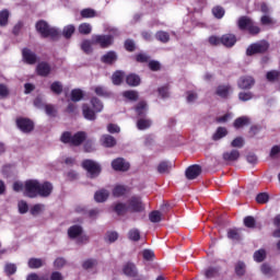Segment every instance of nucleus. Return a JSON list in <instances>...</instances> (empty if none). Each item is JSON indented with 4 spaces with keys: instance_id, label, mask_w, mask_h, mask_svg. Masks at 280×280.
I'll return each mask as SVG.
<instances>
[{
    "instance_id": "obj_1",
    "label": "nucleus",
    "mask_w": 280,
    "mask_h": 280,
    "mask_svg": "<svg viewBox=\"0 0 280 280\" xmlns=\"http://www.w3.org/2000/svg\"><path fill=\"white\" fill-rule=\"evenodd\" d=\"M238 30H246L249 34L253 36H257L259 32H261V28L255 24L253 19L244 15L241 16L237 21Z\"/></svg>"
},
{
    "instance_id": "obj_2",
    "label": "nucleus",
    "mask_w": 280,
    "mask_h": 280,
    "mask_svg": "<svg viewBox=\"0 0 280 280\" xmlns=\"http://www.w3.org/2000/svg\"><path fill=\"white\" fill-rule=\"evenodd\" d=\"M68 236L70 240H75L77 244H86L89 236L84 234L81 225H72L68 229Z\"/></svg>"
},
{
    "instance_id": "obj_3",
    "label": "nucleus",
    "mask_w": 280,
    "mask_h": 280,
    "mask_svg": "<svg viewBox=\"0 0 280 280\" xmlns=\"http://www.w3.org/2000/svg\"><path fill=\"white\" fill-rule=\"evenodd\" d=\"M86 139V132L79 131L74 133L73 136L71 132H63L61 136L62 143H70L71 145H82L84 140Z\"/></svg>"
},
{
    "instance_id": "obj_4",
    "label": "nucleus",
    "mask_w": 280,
    "mask_h": 280,
    "mask_svg": "<svg viewBox=\"0 0 280 280\" xmlns=\"http://www.w3.org/2000/svg\"><path fill=\"white\" fill-rule=\"evenodd\" d=\"M36 30L43 38H58V30L49 26V24L43 20L36 23Z\"/></svg>"
},
{
    "instance_id": "obj_5",
    "label": "nucleus",
    "mask_w": 280,
    "mask_h": 280,
    "mask_svg": "<svg viewBox=\"0 0 280 280\" xmlns=\"http://www.w3.org/2000/svg\"><path fill=\"white\" fill-rule=\"evenodd\" d=\"M270 48V44L267 40H260L249 45L246 49V56H255L257 54H266Z\"/></svg>"
},
{
    "instance_id": "obj_6",
    "label": "nucleus",
    "mask_w": 280,
    "mask_h": 280,
    "mask_svg": "<svg viewBox=\"0 0 280 280\" xmlns=\"http://www.w3.org/2000/svg\"><path fill=\"white\" fill-rule=\"evenodd\" d=\"M38 179H28L24 183V196L27 198H38Z\"/></svg>"
},
{
    "instance_id": "obj_7",
    "label": "nucleus",
    "mask_w": 280,
    "mask_h": 280,
    "mask_svg": "<svg viewBox=\"0 0 280 280\" xmlns=\"http://www.w3.org/2000/svg\"><path fill=\"white\" fill-rule=\"evenodd\" d=\"M82 167L86 170L90 178H97V176H100V172H102L100 164L92 160L83 161Z\"/></svg>"
},
{
    "instance_id": "obj_8",
    "label": "nucleus",
    "mask_w": 280,
    "mask_h": 280,
    "mask_svg": "<svg viewBox=\"0 0 280 280\" xmlns=\"http://www.w3.org/2000/svg\"><path fill=\"white\" fill-rule=\"evenodd\" d=\"M128 209L131 213H141V211H145V206H143L141 197L133 196L128 201Z\"/></svg>"
},
{
    "instance_id": "obj_9",
    "label": "nucleus",
    "mask_w": 280,
    "mask_h": 280,
    "mask_svg": "<svg viewBox=\"0 0 280 280\" xmlns=\"http://www.w3.org/2000/svg\"><path fill=\"white\" fill-rule=\"evenodd\" d=\"M54 191V184L49 182H44L38 185L37 188V196H40V198H49Z\"/></svg>"
},
{
    "instance_id": "obj_10",
    "label": "nucleus",
    "mask_w": 280,
    "mask_h": 280,
    "mask_svg": "<svg viewBox=\"0 0 280 280\" xmlns=\"http://www.w3.org/2000/svg\"><path fill=\"white\" fill-rule=\"evenodd\" d=\"M93 43L100 45L103 49L113 45V36L110 35H94L92 37Z\"/></svg>"
},
{
    "instance_id": "obj_11",
    "label": "nucleus",
    "mask_w": 280,
    "mask_h": 280,
    "mask_svg": "<svg viewBox=\"0 0 280 280\" xmlns=\"http://www.w3.org/2000/svg\"><path fill=\"white\" fill-rule=\"evenodd\" d=\"M202 174V166L194 164L187 167L185 175L188 180H196Z\"/></svg>"
},
{
    "instance_id": "obj_12",
    "label": "nucleus",
    "mask_w": 280,
    "mask_h": 280,
    "mask_svg": "<svg viewBox=\"0 0 280 280\" xmlns=\"http://www.w3.org/2000/svg\"><path fill=\"white\" fill-rule=\"evenodd\" d=\"M122 272L126 275V277H130L131 279L139 277V269H137V265L131 261H128L124 265Z\"/></svg>"
},
{
    "instance_id": "obj_13",
    "label": "nucleus",
    "mask_w": 280,
    "mask_h": 280,
    "mask_svg": "<svg viewBox=\"0 0 280 280\" xmlns=\"http://www.w3.org/2000/svg\"><path fill=\"white\" fill-rule=\"evenodd\" d=\"M16 126L22 132H32L34 130V122L27 118H19L16 120Z\"/></svg>"
},
{
    "instance_id": "obj_14",
    "label": "nucleus",
    "mask_w": 280,
    "mask_h": 280,
    "mask_svg": "<svg viewBox=\"0 0 280 280\" xmlns=\"http://www.w3.org/2000/svg\"><path fill=\"white\" fill-rule=\"evenodd\" d=\"M112 167L116 172H128L130 170V163L126 160L118 158L112 162Z\"/></svg>"
},
{
    "instance_id": "obj_15",
    "label": "nucleus",
    "mask_w": 280,
    "mask_h": 280,
    "mask_svg": "<svg viewBox=\"0 0 280 280\" xmlns=\"http://www.w3.org/2000/svg\"><path fill=\"white\" fill-rule=\"evenodd\" d=\"M237 85L240 89H243L244 91L248 89H253L255 86V79L250 75L241 77Z\"/></svg>"
},
{
    "instance_id": "obj_16",
    "label": "nucleus",
    "mask_w": 280,
    "mask_h": 280,
    "mask_svg": "<svg viewBox=\"0 0 280 280\" xmlns=\"http://www.w3.org/2000/svg\"><path fill=\"white\" fill-rule=\"evenodd\" d=\"M240 152L237 150H231L223 153L222 159L225 163H235V161H240Z\"/></svg>"
},
{
    "instance_id": "obj_17",
    "label": "nucleus",
    "mask_w": 280,
    "mask_h": 280,
    "mask_svg": "<svg viewBox=\"0 0 280 280\" xmlns=\"http://www.w3.org/2000/svg\"><path fill=\"white\" fill-rule=\"evenodd\" d=\"M22 56L27 65H36V54H34L32 50L24 48Z\"/></svg>"
},
{
    "instance_id": "obj_18",
    "label": "nucleus",
    "mask_w": 280,
    "mask_h": 280,
    "mask_svg": "<svg viewBox=\"0 0 280 280\" xmlns=\"http://www.w3.org/2000/svg\"><path fill=\"white\" fill-rule=\"evenodd\" d=\"M237 43V38L233 34H225L221 37V45L224 47H233Z\"/></svg>"
},
{
    "instance_id": "obj_19",
    "label": "nucleus",
    "mask_w": 280,
    "mask_h": 280,
    "mask_svg": "<svg viewBox=\"0 0 280 280\" xmlns=\"http://www.w3.org/2000/svg\"><path fill=\"white\" fill-rule=\"evenodd\" d=\"M101 60L105 65H113L114 62H117V52L108 51L107 54L102 56Z\"/></svg>"
},
{
    "instance_id": "obj_20",
    "label": "nucleus",
    "mask_w": 280,
    "mask_h": 280,
    "mask_svg": "<svg viewBox=\"0 0 280 280\" xmlns=\"http://www.w3.org/2000/svg\"><path fill=\"white\" fill-rule=\"evenodd\" d=\"M37 73L38 75L42 77H47L48 73H51V67H49V63L47 62H40L39 65H37Z\"/></svg>"
},
{
    "instance_id": "obj_21",
    "label": "nucleus",
    "mask_w": 280,
    "mask_h": 280,
    "mask_svg": "<svg viewBox=\"0 0 280 280\" xmlns=\"http://www.w3.org/2000/svg\"><path fill=\"white\" fill-rule=\"evenodd\" d=\"M108 196H110V192H108V190L101 189L95 192L94 200L96 202H106V200H108Z\"/></svg>"
},
{
    "instance_id": "obj_22",
    "label": "nucleus",
    "mask_w": 280,
    "mask_h": 280,
    "mask_svg": "<svg viewBox=\"0 0 280 280\" xmlns=\"http://www.w3.org/2000/svg\"><path fill=\"white\" fill-rule=\"evenodd\" d=\"M101 141L105 148H115L117 140L113 136L105 135L101 138Z\"/></svg>"
},
{
    "instance_id": "obj_23",
    "label": "nucleus",
    "mask_w": 280,
    "mask_h": 280,
    "mask_svg": "<svg viewBox=\"0 0 280 280\" xmlns=\"http://www.w3.org/2000/svg\"><path fill=\"white\" fill-rule=\"evenodd\" d=\"M233 92V89H231V85H219L217 88V95L219 97H229V94Z\"/></svg>"
},
{
    "instance_id": "obj_24",
    "label": "nucleus",
    "mask_w": 280,
    "mask_h": 280,
    "mask_svg": "<svg viewBox=\"0 0 280 280\" xmlns=\"http://www.w3.org/2000/svg\"><path fill=\"white\" fill-rule=\"evenodd\" d=\"M27 264H28V268L34 270V269L43 268L45 266V260L40 258H30Z\"/></svg>"
},
{
    "instance_id": "obj_25",
    "label": "nucleus",
    "mask_w": 280,
    "mask_h": 280,
    "mask_svg": "<svg viewBox=\"0 0 280 280\" xmlns=\"http://www.w3.org/2000/svg\"><path fill=\"white\" fill-rule=\"evenodd\" d=\"M126 82L129 86H139L141 84V78L137 74H129L126 78Z\"/></svg>"
},
{
    "instance_id": "obj_26",
    "label": "nucleus",
    "mask_w": 280,
    "mask_h": 280,
    "mask_svg": "<svg viewBox=\"0 0 280 280\" xmlns=\"http://www.w3.org/2000/svg\"><path fill=\"white\" fill-rule=\"evenodd\" d=\"M114 211L117 215H125V213H128L130 210L126 203L118 202L114 206Z\"/></svg>"
},
{
    "instance_id": "obj_27",
    "label": "nucleus",
    "mask_w": 280,
    "mask_h": 280,
    "mask_svg": "<svg viewBox=\"0 0 280 280\" xmlns=\"http://www.w3.org/2000/svg\"><path fill=\"white\" fill-rule=\"evenodd\" d=\"M83 117L89 119L90 121H95L97 119V116H95V112L91 109L88 105H83Z\"/></svg>"
},
{
    "instance_id": "obj_28",
    "label": "nucleus",
    "mask_w": 280,
    "mask_h": 280,
    "mask_svg": "<svg viewBox=\"0 0 280 280\" xmlns=\"http://www.w3.org/2000/svg\"><path fill=\"white\" fill-rule=\"evenodd\" d=\"M122 97L129 100V102H137L139 100V92L135 90L125 91L122 92Z\"/></svg>"
},
{
    "instance_id": "obj_29",
    "label": "nucleus",
    "mask_w": 280,
    "mask_h": 280,
    "mask_svg": "<svg viewBox=\"0 0 280 280\" xmlns=\"http://www.w3.org/2000/svg\"><path fill=\"white\" fill-rule=\"evenodd\" d=\"M150 126H152V120H150L148 118H140L137 121L138 130H148V128H150Z\"/></svg>"
},
{
    "instance_id": "obj_30",
    "label": "nucleus",
    "mask_w": 280,
    "mask_h": 280,
    "mask_svg": "<svg viewBox=\"0 0 280 280\" xmlns=\"http://www.w3.org/2000/svg\"><path fill=\"white\" fill-rule=\"evenodd\" d=\"M136 113H137L138 117H143V115H145L148 113V103H145L143 101L138 103V105L136 106Z\"/></svg>"
},
{
    "instance_id": "obj_31",
    "label": "nucleus",
    "mask_w": 280,
    "mask_h": 280,
    "mask_svg": "<svg viewBox=\"0 0 280 280\" xmlns=\"http://www.w3.org/2000/svg\"><path fill=\"white\" fill-rule=\"evenodd\" d=\"M229 135V131H226V128L219 127L214 135L212 136L213 141H220V139H224Z\"/></svg>"
},
{
    "instance_id": "obj_32",
    "label": "nucleus",
    "mask_w": 280,
    "mask_h": 280,
    "mask_svg": "<svg viewBox=\"0 0 280 280\" xmlns=\"http://www.w3.org/2000/svg\"><path fill=\"white\" fill-rule=\"evenodd\" d=\"M124 75H125L124 71L114 72V74L112 75L113 84H115L116 86H119V84L124 82Z\"/></svg>"
},
{
    "instance_id": "obj_33",
    "label": "nucleus",
    "mask_w": 280,
    "mask_h": 280,
    "mask_svg": "<svg viewBox=\"0 0 280 280\" xmlns=\"http://www.w3.org/2000/svg\"><path fill=\"white\" fill-rule=\"evenodd\" d=\"M170 170H172V163L170 162H161L158 165L159 174H170Z\"/></svg>"
},
{
    "instance_id": "obj_34",
    "label": "nucleus",
    "mask_w": 280,
    "mask_h": 280,
    "mask_svg": "<svg viewBox=\"0 0 280 280\" xmlns=\"http://www.w3.org/2000/svg\"><path fill=\"white\" fill-rule=\"evenodd\" d=\"M9 19H10V11L5 9L0 11V27H5V25H8Z\"/></svg>"
},
{
    "instance_id": "obj_35",
    "label": "nucleus",
    "mask_w": 280,
    "mask_h": 280,
    "mask_svg": "<svg viewBox=\"0 0 280 280\" xmlns=\"http://www.w3.org/2000/svg\"><path fill=\"white\" fill-rule=\"evenodd\" d=\"M128 238L131 242H139L141 240V232L139 230H137V229H131L128 232Z\"/></svg>"
},
{
    "instance_id": "obj_36",
    "label": "nucleus",
    "mask_w": 280,
    "mask_h": 280,
    "mask_svg": "<svg viewBox=\"0 0 280 280\" xmlns=\"http://www.w3.org/2000/svg\"><path fill=\"white\" fill-rule=\"evenodd\" d=\"M162 218H163V213H161V211L159 210H154L149 214V220L150 222H153V223L161 222Z\"/></svg>"
},
{
    "instance_id": "obj_37",
    "label": "nucleus",
    "mask_w": 280,
    "mask_h": 280,
    "mask_svg": "<svg viewBox=\"0 0 280 280\" xmlns=\"http://www.w3.org/2000/svg\"><path fill=\"white\" fill-rule=\"evenodd\" d=\"M235 275H237V277H244V275H246V264L242 261L236 262Z\"/></svg>"
},
{
    "instance_id": "obj_38",
    "label": "nucleus",
    "mask_w": 280,
    "mask_h": 280,
    "mask_svg": "<svg viewBox=\"0 0 280 280\" xmlns=\"http://www.w3.org/2000/svg\"><path fill=\"white\" fill-rule=\"evenodd\" d=\"M62 83L60 81H55L50 84V91L55 93V95H60L62 93Z\"/></svg>"
},
{
    "instance_id": "obj_39",
    "label": "nucleus",
    "mask_w": 280,
    "mask_h": 280,
    "mask_svg": "<svg viewBox=\"0 0 280 280\" xmlns=\"http://www.w3.org/2000/svg\"><path fill=\"white\" fill-rule=\"evenodd\" d=\"M248 124H250V119H248L246 116H243L234 121V128H243V126H248Z\"/></svg>"
},
{
    "instance_id": "obj_40",
    "label": "nucleus",
    "mask_w": 280,
    "mask_h": 280,
    "mask_svg": "<svg viewBox=\"0 0 280 280\" xmlns=\"http://www.w3.org/2000/svg\"><path fill=\"white\" fill-rule=\"evenodd\" d=\"M266 78L268 82H277L280 78V71L279 70H271L267 72Z\"/></svg>"
},
{
    "instance_id": "obj_41",
    "label": "nucleus",
    "mask_w": 280,
    "mask_h": 280,
    "mask_svg": "<svg viewBox=\"0 0 280 280\" xmlns=\"http://www.w3.org/2000/svg\"><path fill=\"white\" fill-rule=\"evenodd\" d=\"M84 97V92L80 89H74L71 91V100L73 102H80Z\"/></svg>"
},
{
    "instance_id": "obj_42",
    "label": "nucleus",
    "mask_w": 280,
    "mask_h": 280,
    "mask_svg": "<svg viewBox=\"0 0 280 280\" xmlns=\"http://www.w3.org/2000/svg\"><path fill=\"white\" fill-rule=\"evenodd\" d=\"M220 275V267H210L206 270L207 279H213V277H218Z\"/></svg>"
},
{
    "instance_id": "obj_43",
    "label": "nucleus",
    "mask_w": 280,
    "mask_h": 280,
    "mask_svg": "<svg viewBox=\"0 0 280 280\" xmlns=\"http://www.w3.org/2000/svg\"><path fill=\"white\" fill-rule=\"evenodd\" d=\"M91 104L95 113H102V110H104V104H102V102L97 97L92 98Z\"/></svg>"
},
{
    "instance_id": "obj_44",
    "label": "nucleus",
    "mask_w": 280,
    "mask_h": 280,
    "mask_svg": "<svg viewBox=\"0 0 280 280\" xmlns=\"http://www.w3.org/2000/svg\"><path fill=\"white\" fill-rule=\"evenodd\" d=\"M155 38H158L160 43H170V33L160 31L155 34Z\"/></svg>"
},
{
    "instance_id": "obj_45",
    "label": "nucleus",
    "mask_w": 280,
    "mask_h": 280,
    "mask_svg": "<svg viewBox=\"0 0 280 280\" xmlns=\"http://www.w3.org/2000/svg\"><path fill=\"white\" fill-rule=\"evenodd\" d=\"M81 49L84 54H91L93 51V43L89 39H85L81 44Z\"/></svg>"
},
{
    "instance_id": "obj_46",
    "label": "nucleus",
    "mask_w": 280,
    "mask_h": 280,
    "mask_svg": "<svg viewBox=\"0 0 280 280\" xmlns=\"http://www.w3.org/2000/svg\"><path fill=\"white\" fill-rule=\"evenodd\" d=\"M228 237L229 240H234L238 242V240H242V236L240 235V230L238 229H232L228 231Z\"/></svg>"
},
{
    "instance_id": "obj_47",
    "label": "nucleus",
    "mask_w": 280,
    "mask_h": 280,
    "mask_svg": "<svg viewBox=\"0 0 280 280\" xmlns=\"http://www.w3.org/2000/svg\"><path fill=\"white\" fill-rule=\"evenodd\" d=\"M119 240V233L117 232H107L105 236V241L108 242V244H113Z\"/></svg>"
},
{
    "instance_id": "obj_48",
    "label": "nucleus",
    "mask_w": 280,
    "mask_h": 280,
    "mask_svg": "<svg viewBox=\"0 0 280 280\" xmlns=\"http://www.w3.org/2000/svg\"><path fill=\"white\" fill-rule=\"evenodd\" d=\"M270 200V196L267 192H260L256 196V201L258 205H266Z\"/></svg>"
},
{
    "instance_id": "obj_49",
    "label": "nucleus",
    "mask_w": 280,
    "mask_h": 280,
    "mask_svg": "<svg viewBox=\"0 0 280 280\" xmlns=\"http://www.w3.org/2000/svg\"><path fill=\"white\" fill-rule=\"evenodd\" d=\"M74 33H75V26L71 24L66 26L62 31L65 38H71V36H73Z\"/></svg>"
},
{
    "instance_id": "obj_50",
    "label": "nucleus",
    "mask_w": 280,
    "mask_h": 280,
    "mask_svg": "<svg viewBox=\"0 0 280 280\" xmlns=\"http://www.w3.org/2000/svg\"><path fill=\"white\" fill-rule=\"evenodd\" d=\"M45 113L48 115V117H56V114L58 113V109H56V106L51 104L45 105Z\"/></svg>"
},
{
    "instance_id": "obj_51",
    "label": "nucleus",
    "mask_w": 280,
    "mask_h": 280,
    "mask_svg": "<svg viewBox=\"0 0 280 280\" xmlns=\"http://www.w3.org/2000/svg\"><path fill=\"white\" fill-rule=\"evenodd\" d=\"M254 259L255 261L261 262L266 259V250L265 249H258L254 253Z\"/></svg>"
},
{
    "instance_id": "obj_52",
    "label": "nucleus",
    "mask_w": 280,
    "mask_h": 280,
    "mask_svg": "<svg viewBox=\"0 0 280 280\" xmlns=\"http://www.w3.org/2000/svg\"><path fill=\"white\" fill-rule=\"evenodd\" d=\"M95 10H93V9H83L82 11H81V16H82V19H93V18H95Z\"/></svg>"
},
{
    "instance_id": "obj_53",
    "label": "nucleus",
    "mask_w": 280,
    "mask_h": 280,
    "mask_svg": "<svg viewBox=\"0 0 280 280\" xmlns=\"http://www.w3.org/2000/svg\"><path fill=\"white\" fill-rule=\"evenodd\" d=\"M212 14L215 19H222L224 16V8L222 7H214L212 9Z\"/></svg>"
},
{
    "instance_id": "obj_54",
    "label": "nucleus",
    "mask_w": 280,
    "mask_h": 280,
    "mask_svg": "<svg viewBox=\"0 0 280 280\" xmlns=\"http://www.w3.org/2000/svg\"><path fill=\"white\" fill-rule=\"evenodd\" d=\"M238 100L241 102H249V100H253V92H241L238 94Z\"/></svg>"
},
{
    "instance_id": "obj_55",
    "label": "nucleus",
    "mask_w": 280,
    "mask_h": 280,
    "mask_svg": "<svg viewBox=\"0 0 280 280\" xmlns=\"http://www.w3.org/2000/svg\"><path fill=\"white\" fill-rule=\"evenodd\" d=\"M92 26L89 23H83L79 26L80 34H90L92 32Z\"/></svg>"
},
{
    "instance_id": "obj_56",
    "label": "nucleus",
    "mask_w": 280,
    "mask_h": 280,
    "mask_svg": "<svg viewBox=\"0 0 280 280\" xmlns=\"http://www.w3.org/2000/svg\"><path fill=\"white\" fill-rule=\"evenodd\" d=\"M124 194H126V187L124 186H116L113 190V196L116 198L124 196Z\"/></svg>"
},
{
    "instance_id": "obj_57",
    "label": "nucleus",
    "mask_w": 280,
    "mask_h": 280,
    "mask_svg": "<svg viewBox=\"0 0 280 280\" xmlns=\"http://www.w3.org/2000/svg\"><path fill=\"white\" fill-rule=\"evenodd\" d=\"M94 92L101 97H106V95H108V90L102 85L95 86Z\"/></svg>"
},
{
    "instance_id": "obj_58",
    "label": "nucleus",
    "mask_w": 280,
    "mask_h": 280,
    "mask_svg": "<svg viewBox=\"0 0 280 280\" xmlns=\"http://www.w3.org/2000/svg\"><path fill=\"white\" fill-rule=\"evenodd\" d=\"M208 42L210 43V45H212L213 47H218V45H222V37H218L215 35H212L208 38Z\"/></svg>"
},
{
    "instance_id": "obj_59",
    "label": "nucleus",
    "mask_w": 280,
    "mask_h": 280,
    "mask_svg": "<svg viewBox=\"0 0 280 280\" xmlns=\"http://www.w3.org/2000/svg\"><path fill=\"white\" fill-rule=\"evenodd\" d=\"M255 218L254 217H246L244 219V225L247 226V229H255Z\"/></svg>"
},
{
    "instance_id": "obj_60",
    "label": "nucleus",
    "mask_w": 280,
    "mask_h": 280,
    "mask_svg": "<svg viewBox=\"0 0 280 280\" xmlns=\"http://www.w3.org/2000/svg\"><path fill=\"white\" fill-rule=\"evenodd\" d=\"M198 100V94L196 92L188 91L186 101L188 104H194Z\"/></svg>"
},
{
    "instance_id": "obj_61",
    "label": "nucleus",
    "mask_w": 280,
    "mask_h": 280,
    "mask_svg": "<svg viewBox=\"0 0 280 280\" xmlns=\"http://www.w3.org/2000/svg\"><path fill=\"white\" fill-rule=\"evenodd\" d=\"M43 209H45V205L37 203V205H35V206L31 209V214H32V215H38V213H40V211H43Z\"/></svg>"
},
{
    "instance_id": "obj_62",
    "label": "nucleus",
    "mask_w": 280,
    "mask_h": 280,
    "mask_svg": "<svg viewBox=\"0 0 280 280\" xmlns=\"http://www.w3.org/2000/svg\"><path fill=\"white\" fill-rule=\"evenodd\" d=\"M19 212L20 213H27L30 211V207L27 206V202L25 201H20L18 203Z\"/></svg>"
},
{
    "instance_id": "obj_63",
    "label": "nucleus",
    "mask_w": 280,
    "mask_h": 280,
    "mask_svg": "<svg viewBox=\"0 0 280 280\" xmlns=\"http://www.w3.org/2000/svg\"><path fill=\"white\" fill-rule=\"evenodd\" d=\"M279 154H280V145H273L269 153L270 159H277Z\"/></svg>"
},
{
    "instance_id": "obj_64",
    "label": "nucleus",
    "mask_w": 280,
    "mask_h": 280,
    "mask_svg": "<svg viewBox=\"0 0 280 280\" xmlns=\"http://www.w3.org/2000/svg\"><path fill=\"white\" fill-rule=\"evenodd\" d=\"M4 272H7L8 275H14V272H16V265L14 264L5 265Z\"/></svg>"
}]
</instances>
